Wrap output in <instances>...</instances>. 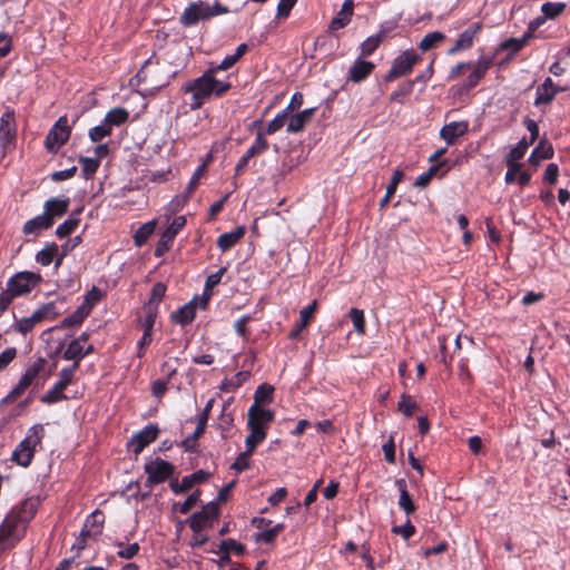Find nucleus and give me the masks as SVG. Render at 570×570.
<instances>
[{
	"mask_svg": "<svg viewBox=\"0 0 570 570\" xmlns=\"http://www.w3.org/2000/svg\"><path fill=\"white\" fill-rule=\"evenodd\" d=\"M553 157V148L546 140H541L538 146L532 150L528 161L532 166H538L542 159H550Z\"/></svg>",
	"mask_w": 570,
	"mask_h": 570,
	"instance_id": "nucleus-35",
	"label": "nucleus"
},
{
	"mask_svg": "<svg viewBox=\"0 0 570 570\" xmlns=\"http://www.w3.org/2000/svg\"><path fill=\"white\" fill-rule=\"evenodd\" d=\"M246 233L245 226H238L234 230L229 233H224L217 238V247L222 252H227L233 248L240 239L244 237Z\"/></svg>",
	"mask_w": 570,
	"mask_h": 570,
	"instance_id": "nucleus-28",
	"label": "nucleus"
},
{
	"mask_svg": "<svg viewBox=\"0 0 570 570\" xmlns=\"http://www.w3.org/2000/svg\"><path fill=\"white\" fill-rule=\"evenodd\" d=\"M353 0H345L342 4L340 12L331 21V30L336 31L347 26L353 16Z\"/></svg>",
	"mask_w": 570,
	"mask_h": 570,
	"instance_id": "nucleus-29",
	"label": "nucleus"
},
{
	"mask_svg": "<svg viewBox=\"0 0 570 570\" xmlns=\"http://www.w3.org/2000/svg\"><path fill=\"white\" fill-rule=\"evenodd\" d=\"M397 409L405 416H412L414 411L417 409V404L412 401L411 395L402 394Z\"/></svg>",
	"mask_w": 570,
	"mask_h": 570,
	"instance_id": "nucleus-62",
	"label": "nucleus"
},
{
	"mask_svg": "<svg viewBox=\"0 0 570 570\" xmlns=\"http://www.w3.org/2000/svg\"><path fill=\"white\" fill-rule=\"evenodd\" d=\"M213 17L209 11V4L203 1L191 2L180 16V23L185 27H193L200 20H207Z\"/></svg>",
	"mask_w": 570,
	"mask_h": 570,
	"instance_id": "nucleus-16",
	"label": "nucleus"
},
{
	"mask_svg": "<svg viewBox=\"0 0 570 570\" xmlns=\"http://www.w3.org/2000/svg\"><path fill=\"white\" fill-rule=\"evenodd\" d=\"M116 546L119 548L117 556L127 560L132 559L140 550V546L137 542L127 546L124 542H116Z\"/></svg>",
	"mask_w": 570,
	"mask_h": 570,
	"instance_id": "nucleus-57",
	"label": "nucleus"
},
{
	"mask_svg": "<svg viewBox=\"0 0 570 570\" xmlns=\"http://www.w3.org/2000/svg\"><path fill=\"white\" fill-rule=\"evenodd\" d=\"M252 321H253L252 315H243L242 317H239L238 320H236L234 322L235 332L237 333V335H239L245 341L249 338L250 333L247 327V324Z\"/></svg>",
	"mask_w": 570,
	"mask_h": 570,
	"instance_id": "nucleus-58",
	"label": "nucleus"
},
{
	"mask_svg": "<svg viewBox=\"0 0 570 570\" xmlns=\"http://www.w3.org/2000/svg\"><path fill=\"white\" fill-rule=\"evenodd\" d=\"M52 226L50 219L42 213L27 220L22 227V232L24 235H38L40 230H47Z\"/></svg>",
	"mask_w": 570,
	"mask_h": 570,
	"instance_id": "nucleus-31",
	"label": "nucleus"
},
{
	"mask_svg": "<svg viewBox=\"0 0 570 570\" xmlns=\"http://www.w3.org/2000/svg\"><path fill=\"white\" fill-rule=\"evenodd\" d=\"M213 405H214V400L213 399L208 400V402L206 403L204 410L198 415L197 426H196L194 433L188 435L187 438H185L181 441L180 446L184 448V450L186 452H189V453L197 452L198 439L205 433V430H206V426H207V421H208V417H209V413H210V411L213 409Z\"/></svg>",
	"mask_w": 570,
	"mask_h": 570,
	"instance_id": "nucleus-12",
	"label": "nucleus"
},
{
	"mask_svg": "<svg viewBox=\"0 0 570 570\" xmlns=\"http://www.w3.org/2000/svg\"><path fill=\"white\" fill-rule=\"evenodd\" d=\"M176 466L166 460L160 458L149 459L144 465V471L147 474L145 485L153 488L160 483L170 480L175 473Z\"/></svg>",
	"mask_w": 570,
	"mask_h": 570,
	"instance_id": "nucleus-7",
	"label": "nucleus"
},
{
	"mask_svg": "<svg viewBox=\"0 0 570 570\" xmlns=\"http://www.w3.org/2000/svg\"><path fill=\"white\" fill-rule=\"evenodd\" d=\"M69 205L70 199L68 197L49 198L43 204V214L50 219V223L53 225L57 218H61L63 215L68 213Z\"/></svg>",
	"mask_w": 570,
	"mask_h": 570,
	"instance_id": "nucleus-21",
	"label": "nucleus"
},
{
	"mask_svg": "<svg viewBox=\"0 0 570 570\" xmlns=\"http://www.w3.org/2000/svg\"><path fill=\"white\" fill-rule=\"evenodd\" d=\"M46 365L47 360L42 356H38L31 364L28 365L18 384L11 391L9 396L19 397L37 377L45 373Z\"/></svg>",
	"mask_w": 570,
	"mask_h": 570,
	"instance_id": "nucleus-10",
	"label": "nucleus"
},
{
	"mask_svg": "<svg viewBox=\"0 0 570 570\" xmlns=\"http://www.w3.org/2000/svg\"><path fill=\"white\" fill-rule=\"evenodd\" d=\"M41 282L42 277L38 273L23 271L14 274L0 293V311L4 312L16 297L29 294Z\"/></svg>",
	"mask_w": 570,
	"mask_h": 570,
	"instance_id": "nucleus-5",
	"label": "nucleus"
},
{
	"mask_svg": "<svg viewBox=\"0 0 570 570\" xmlns=\"http://www.w3.org/2000/svg\"><path fill=\"white\" fill-rule=\"evenodd\" d=\"M105 523V513L96 509L94 512H91L85 520V528H88L94 535L99 537L102 533Z\"/></svg>",
	"mask_w": 570,
	"mask_h": 570,
	"instance_id": "nucleus-37",
	"label": "nucleus"
},
{
	"mask_svg": "<svg viewBox=\"0 0 570 570\" xmlns=\"http://www.w3.org/2000/svg\"><path fill=\"white\" fill-rule=\"evenodd\" d=\"M504 161L507 164V167H508V170L505 173V176H504V180L507 184H512L515 181L519 173L521 171L522 167H523V164L519 163V161H512L508 158H504Z\"/></svg>",
	"mask_w": 570,
	"mask_h": 570,
	"instance_id": "nucleus-61",
	"label": "nucleus"
},
{
	"mask_svg": "<svg viewBox=\"0 0 570 570\" xmlns=\"http://www.w3.org/2000/svg\"><path fill=\"white\" fill-rule=\"evenodd\" d=\"M62 357L63 360L72 361L80 366V362L83 358V345L79 344V341L72 340L63 352Z\"/></svg>",
	"mask_w": 570,
	"mask_h": 570,
	"instance_id": "nucleus-42",
	"label": "nucleus"
},
{
	"mask_svg": "<svg viewBox=\"0 0 570 570\" xmlns=\"http://www.w3.org/2000/svg\"><path fill=\"white\" fill-rule=\"evenodd\" d=\"M78 161L81 165V176L85 179H91L100 166V160L96 158L80 156Z\"/></svg>",
	"mask_w": 570,
	"mask_h": 570,
	"instance_id": "nucleus-43",
	"label": "nucleus"
},
{
	"mask_svg": "<svg viewBox=\"0 0 570 570\" xmlns=\"http://www.w3.org/2000/svg\"><path fill=\"white\" fill-rule=\"evenodd\" d=\"M71 135V127L68 118L61 116L48 131L45 139V148L50 154H57L58 150L67 144Z\"/></svg>",
	"mask_w": 570,
	"mask_h": 570,
	"instance_id": "nucleus-8",
	"label": "nucleus"
},
{
	"mask_svg": "<svg viewBox=\"0 0 570 570\" xmlns=\"http://www.w3.org/2000/svg\"><path fill=\"white\" fill-rule=\"evenodd\" d=\"M78 368L79 365L77 363H72V365L63 367L59 372V380L55 384L65 392V390L76 381V372Z\"/></svg>",
	"mask_w": 570,
	"mask_h": 570,
	"instance_id": "nucleus-40",
	"label": "nucleus"
},
{
	"mask_svg": "<svg viewBox=\"0 0 570 570\" xmlns=\"http://www.w3.org/2000/svg\"><path fill=\"white\" fill-rule=\"evenodd\" d=\"M269 148V142L266 137H264L261 132H256V137L250 147L246 150L247 157L254 158L256 156H261L265 154Z\"/></svg>",
	"mask_w": 570,
	"mask_h": 570,
	"instance_id": "nucleus-46",
	"label": "nucleus"
},
{
	"mask_svg": "<svg viewBox=\"0 0 570 570\" xmlns=\"http://www.w3.org/2000/svg\"><path fill=\"white\" fill-rule=\"evenodd\" d=\"M525 138L521 139L505 156V158L514 161L522 159L531 144Z\"/></svg>",
	"mask_w": 570,
	"mask_h": 570,
	"instance_id": "nucleus-59",
	"label": "nucleus"
},
{
	"mask_svg": "<svg viewBox=\"0 0 570 570\" xmlns=\"http://www.w3.org/2000/svg\"><path fill=\"white\" fill-rule=\"evenodd\" d=\"M421 60L422 57L414 49L403 51L393 60L391 69L385 76V81H393L409 75L414 65L419 63Z\"/></svg>",
	"mask_w": 570,
	"mask_h": 570,
	"instance_id": "nucleus-9",
	"label": "nucleus"
},
{
	"mask_svg": "<svg viewBox=\"0 0 570 570\" xmlns=\"http://www.w3.org/2000/svg\"><path fill=\"white\" fill-rule=\"evenodd\" d=\"M68 400V396L63 393V391L58 387L56 384L52 385L45 394L40 396V401L45 404H56L61 401Z\"/></svg>",
	"mask_w": 570,
	"mask_h": 570,
	"instance_id": "nucleus-49",
	"label": "nucleus"
},
{
	"mask_svg": "<svg viewBox=\"0 0 570 570\" xmlns=\"http://www.w3.org/2000/svg\"><path fill=\"white\" fill-rule=\"evenodd\" d=\"M209 478V472L205 470H197L189 475H185L180 482L177 480L170 481L169 488L175 494H183L188 492L194 485L206 482Z\"/></svg>",
	"mask_w": 570,
	"mask_h": 570,
	"instance_id": "nucleus-19",
	"label": "nucleus"
},
{
	"mask_svg": "<svg viewBox=\"0 0 570 570\" xmlns=\"http://www.w3.org/2000/svg\"><path fill=\"white\" fill-rule=\"evenodd\" d=\"M375 69V65L371 61L356 59L350 67L347 79L358 83L365 80Z\"/></svg>",
	"mask_w": 570,
	"mask_h": 570,
	"instance_id": "nucleus-26",
	"label": "nucleus"
},
{
	"mask_svg": "<svg viewBox=\"0 0 570 570\" xmlns=\"http://www.w3.org/2000/svg\"><path fill=\"white\" fill-rule=\"evenodd\" d=\"M267 436L266 431H259L255 429H249L248 435L245 438L246 450L253 452L256 448L264 442Z\"/></svg>",
	"mask_w": 570,
	"mask_h": 570,
	"instance_id": "nucleus-48",
	"label": "nucleus"
},
{
	"mask_svg": "<svg viewBox=\"0 0 570 570\" xmlns=\"http://www.w3.org/2000/svg\"><path fill=\"white\" fill-rule=\"evenodd\" d=\"M60 312L57 309L55 302L42 304L39 308L33 312V320L36 322H42L43 320H53L59 316Z\"/></svg>",
	"mask_w": 570,
	"mask_h": 570,
	"instance_id": "nucleus-41",
	"label": "nucleus"
},
{
	"mask_svg": "<svg viewBox=\"0 0 570 570\" xmlns=\"http://www.w3.org/2000/svg\"><path fill=\"white\" fill-rule=\"evenodd\" d=\"M468 121H452L441 128L440 136L448 145H454L459 137L468 132Z\"/></svg>",
	"mask_w": 570,
	"mask_h": 570,
	"instance_id": "nucleus-23",
	"label": "nucleus"
},
{
	"mask_svg": "<svg viewBox=\"0 0 570 570\" xmlns=\"http://www.w3.org/2000/svg\"><path fill=\"white\" fill-rule=\"evenodd\" d=\"M564 90V88L557 86L553 80L548 77L537 87L533 105L538 108L550 105L556 96Z\"/></svg>",
	"mask_w": 570,
	"mask_h": 570,
	"instance_id": "nucleus-20",
	"label": "nucleus"
},
{
	"mask_svg": "<svg viewBox=\"0 0 570 570\" xmlns=\"http://www.w3.org/2000/svg\"><path fill=\"white\" fill-rule=\"evenodd\" d=\"M230 88V82L217 79L214 69H207L200 77L187 81L181 90L190 95V110H197L212 96L223 97Z\"/></svg>",
	"mask_w": 570,
	"mask_h": 570,
	"instance_id": "nucleus-3",
	"label": "nucleus"
},
{
	"mask_svg": "<svg viewBox=\"0 0 570 570\" xmlns=\"http://www.w3.org/2000/svg\"><path fill=\"white\" fill-rule=\"evenodd\" d=\"M17 138V122L14 110L8 108L0 118V145L7 151L14 146Z\"/></svg>",
	"mask_w": 570,
	"mask_h": 570,
	"instance_id": "nucleus-14",
	"label": "nucleus"
},
{
	"mask_svg": "<svg viewBox=\"0 0 570 570\" xmlns=\"http://www.w3.org/2000/svg\"><path fill=\"white\" fill-rule=\"evenodd\" d=\"M316 111V108H307L303 111H299L295 115L289 116L288 115V122L286 130L289 134H299L302 132L306 125L312 120L314 114Z\"/></svg>",
	"mask_w": 570,
	"mask_h": 570,
	"instance_id": "nucleus-22",
	"label": "nucleus"
},
{
	"mask_svg": "<svg viewBox=\"0 0 570 570\" xmlns=\"http://www.w3.org/2000/svg\"><path fill=\"white\" fill-rule=\"evenodd\" d=\"M159 58L151 55L138 72L129 80L130 87H140L146 85V91L154 92L169 85L171 76L164 71Z\"/></svg>",
	"mask_w": 570,
	"mask_h": 570,
	"instance_id": "nucleus-4",
	"label": "nucleus"
},
{
	"mask_svg": "<svg viewBox=\"0 0 570 570\" xmlns=\"http://www.w3.org/2000/svg\"><path fill=\"white\" fill-rule=\"evenodd\" d=\"M39 507L37 498H27L7 514L0 524V543L13 548L26 534L29 522L33 519Z\"/></svg>",
	"mask_w": 570,
	"mask_h": 570,
	"instance_id": "nucleus-1",
	"label": "nucleus"
},
{
	"mask_svg": "<svg viewBox=\"0 0 570 570\" xmlns=\"http://www.w3.org/2000/svg\"><path fill=\"white\" fill-rule=\"evenodd\" d=\"M566 9V3L563 2H544L541 7V11L547 19H556L559 17Z\"/></svg>",
	"mask_w": 570,
	"mask_h": 570,
	"instance_id": "nucleus-52",
	"label": "nucleus"
},
{
	"mask_svg": "<svg viewBox=\"0 0 570 570\" xmlns=\"http://www.w3.org/2000/svg\"><path fill=\"white\" fill-rule=\"evenodd\" d=\"M112 130L102 121L100 125L90 128L89 138L92 142H99L110 136Z\"/></svg>",
	"mask_w": 570,
	"mask_h": 570,
	"instance_id": "nucleus-60",
	"label": "nucleus"
},
{
	"mask_svg": "<svg viewBox=\"0 0 570 570\" xmlns=\"http://www.w3.org/2000/svg\"><path fill=\"white\" fill-rule=\"evenodd\" d=\"M90 314V306L82 303L72 314L65 317L61 322L62 327L79 326Z\"/></svg>",
	"mask_w": 570,
	"mask_h": 570,
	"instance_id": "nucleus-36",
	"label": "nucleus"
},
{
	"mask_svg": "<svg viewBox=\"0 0 570 570\" xmlns=\"http://www.w3.org/2000/svg\"><path fill=\"white\" fill-rule=\"evenodd\" d=\"M395 485L400 491L399 507L407 514L411 515L416 511V505L407 491L406 482L404 479H397Z\"/></svg>",
	"mask_w": 570,
	"mask_h": 570,
	"instance_id": "nucleus-30",
	"label": "nucleus"
},
{
	"mask_svg": "<svg viewBox=\"0 0 570 570\" xmlns=\"http://www.w3.org/2000/svg\"><path fill=\"white\" fill-rule=\"evenodd\" d=\"M253 452H249L245 450L244 452L239 453L234 461V463L230 465V469L235 470L236 472L240 473L249 468L250 456Z\"/></svg>",
	"mask_w": 570,
	"mask_h": 570,
	"instance_id": "nucleus-64",
	"label": "nucleus"
},
{
	"mask_svg": "<svg viewBox=\"0 0 570 570\" xmlns=\"http://www.w3.org/2000/svg\"><path fill=\"white\" fill-rule=\"evenodd\" d=\"M382 42L383 41L376 35L366 38L360 46L361 56L370 57Z\"/></svg>",
	"mask_w": 570,
	"mask_h": 570,
	"instance_id": "nucleus-54",
	"label": "nucleus"
},
{
	"mask_svg": "<svg viewBox=\"0 0 570 570\" xmlns=\"http://www.w3.org/2000/svg\"><path fill=\"white\" fill-rule=\"evenodd\" d=\"M59 246L56 243H48L36 255V262L42 266H49L56 256H58Z\"/></svg>",
	"mask_w": 570,
	"mask_h": 570,
	"instance_id": "nucleus-38",
	"label": "nucleus"
},
{
	"mask_svg": "<svg viewBox=\"0 0 570 570\" xmlns=\"http://www.w3.org/2000/svg\"><path fill=\"white\" fill-rule=\"evenodd\" d=\"M186 226V217L177 216L173 219L170 225L163 232L156 247L154 255L163 257L171 247L178 233Z\"/></svg>",
	"mask_w": 570,
	"mask_h": 570,
	"instance_id": "nucleus-11",
	"label": "nucleus"
},
{
	"mask_svg": "<svg viewBox=\"0 0 570 570\" xmlns=\"http://www.w3.org/2000/svg\"><path fill=\"white\" fill-rule=\"evenodd\" d=\"M45 428L42 424L32 425L23 440L14 448L11 454V461L22 468H28L35 458L37 446H41L45 438Z\"/></svg>",
	"mask_w": 570,
	"mask_h": 570,
	"instance_id": "nucleus-6",
	"label": "nucleus"
},
{
	"mask_svg": "<svg viewBox=\"0 0 570 570\" xmlns=\"http://www.w3.org/2000/svg\"><path fill=\"white\" fill-rule=\"evenodd\" d=\"M288 115L289 114L283 109L265 127H263L262 120H255L253 122V127L257 128V131L261 132L264 137H266L267 135H274L278 130H281L287 122Z\"/></svg>",
	"mask_w": 570,
	"mask_h": 570,
	"instance_id": "nucleus-25",
	"label": "nucleus"
},
{
	"mask_svg": "<svg viewBox=\"0 0 570 570\" xmlns=\"http://www.w3.org/2000/svg\"><path fill=\"white\" fill-rule=\"evenodd\" d=\"M404 173L400 169L395 170L392 175L391 181L386 187L384 197L380 200V208H384L390 203L391 198L395 195L399 184L402 181Z\"/></svg>",
	"mask_w": 570,
	"mask_h": 570,
	"instance_id": "nucleus-39",
	"label": "nucleus"
},
{
	"mask_svg": "<svg viewBox=\"0 0 570 570\" xmlns=\"http://www.w3.org/2000/svg\"><path fill=\"white\" fill-rule=\"evenodd\" d=\"M158 434V425L156 423H150L130 438L128 449L137 456L146 446L157 440Z\"/></svg>",
	"mask_w": 570,
	"mask_h": 570,
	"instance_id": "nucleus-13",
	"label": "nucleus"
},
{
	"mask_svg": "<svg viewBox=\"0 0 570 570\" xmlns=\"http://www.w3.org/2000/svg\"><path fill=\"white\" fill-rule=\"evenodd\" d=\"M414 85L415 81L412 80L400 85L399 88L391 94L390 100L402 104L403 99L412 94Z\"/></svg>",
	"mask_w": 570,
	"mask_h": 570,
	"instance_id": "nucleus-53",
	"label": "nucleus"
},
{
	"mask_svg": "<svg viewBox=\"0 0 570 570\" xmlns=\"http://www.w3.org/2000/svg\"><path fill=\"white\" fill-rule=\"evenodd\" d=\"M156 228V220H150L142 224L134 235L135 245L140 247L142 246L148 238L153 235Z\"/></svg>",
	"mask_w": 570,
	"mask_h": 570,
	"instance_id": "nucleus-44",
	"label": "nucleus"
},
{
	"mask_svg": "<svg viewBox=\"0 0 570 570\" xmlns=\"http://www.w3.org/2000/svg\"><path fill=\"white\" fill-rule=\"evenodd\" d=\"M531 39V32H525L521 38H509L500 46L502 50H511L513 53L520 51Z\"/></svg>",
	"mask_w": 570,
	"mask_h": 570,
	"instance_id": "nucleus-47",
	"label": "nucleus"
},
{
	"mask_svg": "<svg viewBox=\"0 0 570 570\" xmlns=\"http://www.w3.org/2000/svg\"><path fill=\"white\" fill-rule=\"evenodd\" d=\"M158 315L157 306L145 305L144 317L140 320V324L144 331L153 332L156 318Z\"/></svg>",
	"mask_w": 570,
	"mask_h": 570,
	"instance_id": "nucleus-50",
	"label": "nucleus"
},
{
	"mask_svg": "<svg viewBox=\"0 0 570 570\" xmlns=\"http://www.w3.org/2000/svg\"><path fill=\"white\" fill-rule=\"evenodd\" d=\"M285 529L284 523H277L273 528L263 530L261 532L255 533V541L263 542L266 544L273 543L278 534Z\"/></svg>",
	"mask_w": 570,
	"mask_h": 570,
	"instance_id": "nucleus-45",
	"label": "nucleus"
},
{
	"mask_svg": "<svg viewBox=\"0 0 570 570\" xmlns=\"http://www.w3.org/2000/svg\"><path fill=\"white\" fill-rule=\"evenodd\" d=\"M166 285L161 282L156 283L150 292V297L145 305H153L159 307V303L165 297L166 294Z\"/></svg>",
	"mask_w": 570,
	"mask_h": 570,
	"instance_id": "nucleus-55",
	"label": "nucleus"
},
{
	"mask_svg": "<svg viewBox=\"0 0 570 570\" xmlns=\"http://www.w3.org/2000/svg\"><path fill=\"white\" fill-rule=\"evenodd\" d=\"M39 507L37 498H27L7 514L0 524V543L13 548L26 534L29 522L33 519Z\"/></svg>",
	"mask_w": 570,
	"mask_h": 570,
	"instance_id": "nucleus-2",
	"label": "nucleus"
},
{
	"mask_svg": "<svg viewBox=\"0 0 570 570\" xmlns=\"http://www.w3.org/2000/svg\"><path fill=\"white\" fill-rule=\"evenodd\" d=\"M196 297L179 307L177 311L170 314V320L173 323L179 324L181 326L189 325L194 322L196 317L197 302Z\"/></svg>",
	"mask_w": 570,
	"mask_h": 570,
	"instance_id": "nucleus-24",
	"label": "nucleus"
},
{
	"mask_svg": "<svg viewBox=\"0 0 570 570\" xmlns=\"http://www.w3.org/2000/svg\"><path fill=\"white\" fill-rule=\"evenodd\" d=\"M445 40L446 36L443 32L432 31L421 39L417 47L422 52H428L440 47Z\"/></svg>",
	"mask_w": 570,
	"mask_h": 570,
	"instance_id": "nucleus-33",
	"label": "nucleus"
},
{
	"mask_svg": "<svg viewBox=\"0 0 570 570\" xmlns=\"http://www.w3.org/2000/svg\"><path fill=\"white\" fill-rule=\"evenodd\" d=\"M348 315H350V318H351V321L353 323L354 330L358 334H364L365 333V327H366L364 312L362 309H358V308H352L350 311Z\"/></svg>",
	"mask_w": 570,
	"mask_h": 570,
	"instance_id": "nucleus-56",
	"label": "nucleus"
},
{
	"mask_svg": "<svg viewBox=\"0 0 570 570\" xmlns=\"http://www.w3.org/2000/svg\"><path fill=\"white\" fill-rule=\"evenodd\" d=\"M219 515V507L215 502H209L195 512L188 520V525L195 533L203 531L209 521L216 520Z\"/></svg>",
	"mask_w": 570,
	"mask_h": 570,
	"instance_id": "nucleus-15",
	"label": "nucleus"
},
{
	"mask_svg": "<svg viewBox=\"0 0 570 570\" xmlns=\"http://www.w3.org/2000/svg\"><path fill=\"white\" fill-rule=\"evenodd\" d=\"M80 223V219L75 217V216H70L68 219H66L62 224H60L57 229H56V235L58 238H65L69 235H71L75 229L78 227Z\"/></svg>",
	"mask_w": 570,
	"mask_h": 570,
	"instance_id": "nucleus-51",
	"label": "nucleus"
},
{
	"mask_svg": "<svg viewBox=\"0 0 570 570\" xmlns=\"http://www.w3.org/2000/svg\"><path fill=\"white\" fill-rule=\"evenodd\" d=\"M128 118L129 111L127 109L122 107H116L106 114L102 121L112 130L114 126L119 127L124 125L127 122Z\"/></svg>",
	"mask_w": 570,
	"mask_h": 570,
	"instance_id": "nucleus-34",
	"label": "nucleus"
},
{
	"mask_svg": "<svg viewBox=\"0 0 570 570\" xmlns=\"http://www.w3.org/2000/svg\"><path fill=\"white\" fill-rule=\"evenodd\" d=\"M200 495L202 491L199 489L195 490L183 503L179 504L178 511L181 514H187L199 502Z\"/></svg>",
	"mask_w": 570,
	"mask_h": 570,
	"instance_id": "nucleus-63",
	"label": "nucleus"
},
{
	"mask_svg": "<svg viewBox=\"0 0 570 570\" xmlns=\"http://www.w3.org/2000/svg\"><path fill=\"white\" fill-rule=\"evenodd\" d=\"M317 302L313 301L309 305L301 309L299 312V322L296 323L291 330L288 337L291 340H296L299 337L302 331L307 327L316 312Z\"/></svg>",
	"mask_w": 570,
	"mask_h": 570,
	"instance_id": "nucleus-27",
	"label": "nucleus"
},
{
	"mask_svg": "<svg viewBox=\"0 0 570 570\" xmlns=\"http://www.w3.org/2000/svg\"><path fill=\"white\" fill-rule=\"evenodd\" d=\"M482 28L483 26L481 22H474L470 24L466 29H464L461 32L454 45L448 49L446 55L453 56L456 55L458 52L465 51L472 48L475 39L482 31Z\"/></svg>",
	"mask_w": 570,
	"mask_h": 570,
	"instance_id": "nucleus-17",
	"label": "nucleus"
},
{
	"mask_svg": "<svg viewBox=\"0 0 570 570\" xmlns=\"http://www.w3.org/2000/svg\"><path fill=\"white\" fill-rule=\"evenodd\" d=\"M247 416L248 429L267 432L268 425L275 420V411L271 409H257L256 405H250Z\"/></svg>",
	"mask_w": 570,
	"mask_h": 570,
	"instance_id": "nucleus-18",
	"label": "nucleus"
},
{
	"mask_svg": "<svg viewBox=\"0 0 570 570\" xmlns=\"http://www.w3.org/2000/svg\"><path fill=\"white\" fill-rule=\"evenodd\" d=\"M274 386L267 383L258 385L254 393V402L257 409H265L264 405L271 404L274 400Z\"/></svg>",
	"mask_w": 570,
	"mask_h": 570,
	"instance_id": "nucleus-32",
	"label": "nucleus"
}]
</instances>
